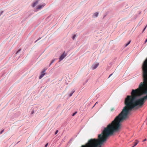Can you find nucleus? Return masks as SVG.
I'll list each match as a JSON object with an SVG mask.
<instances>
[{
  "label": "nucleus",
  "instance_id": "nucleus-20",
  "mask_svg": "<svg viewBox=\"0 0 147 147\" xmlns=\"http://www.w3.org/2000/svg\"><path fill=\"white\" fill-rule=\"evenodd\" d=\"M48 143H47V144L45 145V147H47V146H48Z\"/></svg>",
  "mask_w": 147,
  "mask_h": 147
},
{
  "label": "nucleus",
  "instance_id": "nucleus-23",
  "mask_svg": "<svg viewBox=\"0 0 147 147\" xmlns=\"http://www.w3.org/2000/svg\"><path fill=\"white\" fill-rule=\"evenodd\" d=\"M39 40V39H38L37 40H36L35 42H37L38 40Z\"/></svg>",
  "mask_w": 147,
  "mask_h": 147
},
{
  "label": "nucleus",
  "instance_id": "nucleus-10",
  "mask_svg": "<svg viewBox=\"0 0 147 147\" xmlns=\"http://www.w3.org/2000/svg\"><path fill=\"white\" fill-rule=\"evenodd\" d=\"M130 42H131V41H129V42L127 43L125 45V47L127 46L130 44Z\"/></svg>",
  "mask_w": 147,
  "mask_h": 147
},
{
  "label": "nucleus",
  "instance_id": "nucleus-6",
  "mask_svg": "<svg viewBox=\"0 0 147 147\" xmlns=\"http://www.w3.org/2000/svg\"><path fill=\"white\" fill-rule=\"evenodd\" d=\"M38 3V1H36L35 2H34L32 4V7H34Z\"/></svg>",
  "mask_w": 147,
  "mask_h": 147
},
{
  "label": "nucleus",
  "instance_id": "nucleus-1",
  "mask_svg": "<svg viewBox=\"0 0 147 147\" xmlns=\"http://www.w3.org/2000/svg\"><path fill=\"white\" fill-rule=\"evenodd\" d=\"M142 68L143 82L140 83L138 88L132 90L131 95L127 96L124 102L125 105L120 113L98 135V139H91L82 147H101L109 136L119 130L121 122L127 117L129 111L137 106L141 107L143 105L144 100L147 99V59Z\"/></svg>",
  "mask_w": 147,
  "mask_h": 147
},
{
  "label": "nucleus",
  "instance_id": "nucleus-5",
  "mask_svg": "<svg viewBox=\"0 0 147 147\" xmlns=\"http://www.w3.org/2000/svg\"><path fill=\"white\" fill-rule=\"evenodd\" d=\"M66 56V55L65 53H63L60 56L59 59L60 61L62 60V59H63L64 57Z\"/></svg>",
  "mask_w": 147,
  "mask_h": 147
},
{
  "label": "nucleus",
  "instance_id": "nucleus-22",
  "mask_svg": "<svg viewBox=\"0 0 147 147\" xmlns=\"http://www.w3.org/2000/svg\"><path fill=\"white\" fill-rule=\"evenodd\" d=\"M3 11H2L0 14V15L2 14L3 13Z\"/></svg>",
  "mask_w": 147,
  "mask_h": 147
},
{
  "label": "nucleus",
  "instance_id": "nucleus-21",
  "mask_svg": "<svg viewBox=\"0 0 147 147\" xmlns=\"http://www.w3.org/2000/svg\"><path fill=\"white\" fill-rule=\"evenodd\" d=\"M146 139H144V140H143V142H144L145 141H146Z\"/></svg>",
  "mask_w": 147,
  "mask_h": 147
},
{
  "label": "nucleus",
  "instance_id": "nucleus-19",
  "mask_svg": "<svg viewBox=\"0 0 147 147\" xmlns=\"http://www.w3.org/2000/svg\"><path fill=\"white\" fill-rule=\"evenodd\" d=\"M53 62H54V60H53V61H51V64H50V65H51V64H52V63Z\"/></svg>",
  "mask_w": 147,
  "mask_h": 147
},
{
  "label": "nucleus",
  "instance_id": "nucleus-7",
  "mask_svg": "<svg viewBox=\"0 0 147 147\" xmlns=\"http://www.w3.org/2000/svg\"><path fill=\"white\" fill-rule=\"evenodd\" d=\"M138 141L137 140H136L135 142H134V145L133 146H134L135 147V146H136L137 145V144L138 143Z\"/></svg>",
  "mask_w": 147,
  "mask_h": 147
},
{
  "label": "nucleus",
  "instance_id": "nucleus-3",
  "mask_svg": "<svg viewBox=\"0 0 147 147\" xmlns=\"http://www.w3.org/2000/svg\"><path fill=\"white\" fill-rule=\"evenodd\" d=\"M99 65V63H98L94 64L92 66V69L94 70L96 69Z\"/></svg>",
  "mask_w": 147,
  "mask_h": 147
},
{
  "label": "nucleus",
  "instance_id": "nucleus-2",
  "mask_svg": "<svg viewBox=\"0 0 147 147\" xmlns=\"http://www.w3.org/2000/svg\"><path fill=\"white\" fill-rule=\"evenodd\" d=\"M47 69H44L43 70L42 72V74L39 77V79H41L45 74V71Z\"/></svg>",
  "mask_w": 147,
  "mask_h": 147
},
{
  "label": "nucleus",
  "instance_id": "nucleus-25",
  "mask_svg": "<svg viewBox=\"0 0 147 147\" xmlns=\"http://www.w3.org/2000/svg\"><path fill=\"white\" fill-rule=\"evenodd\" d=\"M134 147V146H132V147Z\"/></svg>",
  "mask_w": 147,
  "mask_h": 147
},
{
  "label": "nucleus",
  "instance_id": "nucleus-16",
  "mask_svg": "<svg viewBox=\"0 0 147 147\" xmlns=\"http://www.w3.org/2000/svg\"><path fill=\"white\" fill-rule=\"evenodd\" d=\"M147 26H146L145 27V28H144V30L142 31V32H143L145 30V29H146V28L147 27Z\"/></svg>",
  "mask_w": 147,
  "mask_h": 147
},
{
  "label": "nucleus",
  "instance_id": "nucleus-14",
  "mask_svg": "<svg viewBox=\"0 0 147 147\" xmlns=\"http://www.w3.org/2000/svg\"><path fill=\"white\" fill-rule=\"evenodd\" d=\"M20 50H21V49H19V50H18V51L17 52H16V54H17V53H19V52L20 51Z\"/></svg>",
  "mask_w": 147,
  "mask_h": 147
},
{
  "label": "nucleus",
  "instance_id": "nucleus-9",
  "mask_svg": "<svg viewBox=\"0 0 147 147\" xmlns=\"http://www.w3.org/2000/svg\"><path fill=\"white\" fill-rule=\"evenodd\" d=\"M75 92L74 91H72L71 93L69 94V97H71L72 96L73 93Z\"/></svg>",
  "mask_w": 147,
  "mask_h": 147
},
{
  "label": "nucleus",
  "instance_id": "nucleus-18",
  "mask_svg": "<svg viewBox=\"0 0 147 147\" xmlns=\"http://www.w3.org/2000/svg\"><path fill=\"white\" fill-rule=\"evenodd\" d=\"M112 75H113V74H111L109 75V77L108 78H109Z\"/></svg>",
  "mask_w": 147,
  "mask_h": 147
},
{
  "label": "nucleus",
  "instance_id": "nucleus-8",
  "mask_svg": "<svg viewBox=\"0 0 147 147\" xmlns=\"http://www.w3.org/2000/svg\"><path fill=\"white\" fill-rule=\"evenodd\" d=\"M98 12H96L94 14L93 16L95 17H97L98 16Z\"/></svg>",
  "mask_w": 147,
  "mask_h": 147
},
{
  "label": "nucleus",
  "instance_id": "nucleus-13",
  "mask_svg": "<svg viewBox=\"0 0 147 147\" xmlns=\"http://www.w3.org/2000/svg\"><path fill=\"white\" fill-rule=\"evenodd\" d=\"M76 35H74L73 37H72V38L73 39H74L75 38V37H76Z\"/></svg>",
  "mask_w": 147,
  "mask_h": 147
},
{
  "label": "nucleus",
  "instance_id": "nucleus-12",
  "mask_svg": "<svg viewBox=\"0 0 147 147\" xmlns=\"http://www.w3.org/2000/svg\"><path fill=\"white\" fill-rule=\"evenodd\" d=\"M114 110V108H112L111 109V111H113Z\"/></svg>",
  "mask_w": 147,
  "mask_h": 147
},
{
  "label": "nucleus",
  "instance_id": "nucleus-4",
  "mask_svg": "<svg viewBox=\"0 0 147 147\" xmlns=\"http://www.w3.org/2000/svg\"><path fill=\"white\" fill-rule=\"evenodd\" d=\"M45 5V4L39 5L37 6L36 9H41L42 7H44Z\"/></svg>",
  "mask_w": 147,
  "mask_h": 147
},
{
  "label": "nucleus",
  "instance_id": "nucleus-24",
  "mask_svg": "<svg viewBox=\"0 0 147 147\" xmlns=\"http://www.w3.org/2000/svg\"><path fill=\"white\" fill-rule=\"evenodd\" d=\"M147 42V38L146 39V40L145 41V43H146Z\"/></svg>",
  "mask_w": 147,
  "mask_h": 147
},
{
  "label": "nucleus",
  "instance_id": "nucleus-11",
  "mask_svg": "<svg viewBox=\"0 0 147 147\" xmlns=\"http://www.w3.org/2000/svg\"><path fill=\"white\" fill-rule=\"evenodd\" d=\"M76 113H77V112L76 111V112L75 113H74L73 114V115H72V116H74V115L76 114Z\"/></svg>",
  "mask_w": 147,
  "mask_h": 147
},
{
  "label": "nucleus",
  "instance_id": "nucleus-17",
  "mask_svg": "<svg viewBox=\"0 0 147 147\" xmlns=\"http://www.w3.org/2000/svg\"><path fill=\"white\" fill-rule=\"evenodd\" d=\"M4 131V130L3 129V130L1 132H0V134H2V133Z\"/></svg>",
  "mask_w": 147,
  "mask_h": 147
},
{
  "label": "nucleus",
  "instance_id": "nucleus-15",
  "mask_svg": "<svg viewBox=\"0 0 147 147\" xmlns=\"http://www.w3.org/2000/svg\"><path fill=\"white\" fill-rule=\"evenodd\" d=\"M58 130H57L55 133V134L56 135V134L58 132Z\"/></svg>",
  "mask_w": 147,
  "mask_h": 147
}]
</instances>
